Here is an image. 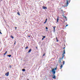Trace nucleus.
I'll return each instance as SVG.
<instances>
[{"mask_svg": "<svg viewBox=\"0 0 80 80\" xmlns=\"http://www.w3.org/2000/svg\"><path fill=\"white\" fill-rule=\"evenodd\" d=\"M28 80H29L28 79Z\"/></svg>", "mask_w": 80, "mask_h": 80, "instance_id": "nucleus-36", "label": "nucleus"}, {"mask_svg": "<svg viewBox=\"0 0 80 80\" xmlns=\"http://www.w3.org/2000/svg\"><path fill=\"white\" fill-rule=\"evenodd\" d=\"M16 43V41H15V42H14V45H15Z\"/></svg>", "mask_w": 80, "mask_h": 80, "instance_id": "nucleus-26", "label": "nucleus"}, {"mask_svg": "<svg viewBox=\"0 0 80 80\" xmlns=\"http://www.w3.org/2000/svg\"><path fill=\"white\" fill-rule=\"evenodd\" d=\"M56 40H57V42H58V39H57V37L56 38Z\"/></svg>", "mask_w": 80, "mask_h": 80, "instance_id": "nucleus-21", "label": "nucleus"}, {"mask_svg": "<svg viewBox=\"0 0 80 80\" xmlns=\"http://www.w3.org/2000/svg\"><path fill=\"white\" fill-rule=\"evenodd\" d=\"M0 34H2V32L0 31Z\"/></svg>", "mask_w": 80, "mask_h": 80, "instance_id": "nucleus-30", "label": "nucleus"}, {"mask_svg": "<svg viewBox=\"0 0 80 80\" xmlns=\"http://www.w3.org/2000/svg\"><path fill=\"white\" fill-rule=\"evenodd\" d=\"M61 11H63V10H61Z\"/></svg>", "mask_w": 80, "mask_h": 80, "instance_id": "nucleus-35", "label": "nucleus"}, {"mask_svg": "<svg viewBox=\"0 0 80 80\" xmlns=\"http://www.w3.org/2000/svg\"><path fill=\"white\" fill-rule=\"evenodd\" d=\"M65 50H64L63 51V54H65Z\"/></svg>", "mask_w": 80, "mask_h": 80, "instance_id": "nucleus-11", "label": "nucleus"}, {"mask_svg": "<svg viewBox=\"0 0 80 80\" xmlns=\"http://www.w3.org/2000/svg\"><path fill=\"white\" fill-rule=\"evenodd\" d=\"M28 37H30V36H28Z\"/></svg>", "mask_w": 80, "mask_h": 80, "instance_id": "nucleus-32", "label": "nucleus"}, {"mask_svg": "<svg viewBox=\"0 0 80 80\" xmlns=\"http://www.w3.org/2000/svg\"><path fill=\"white\" fill-rule=\"evenodd\" d=\"M43 39H44V38H42V40H43Z\"/></svg>", "mask_w": 80, "mask_h": 80, "instance_id": "nucleus-31", "label": "nucleus"}, {"mask_svg": "<svg viewBox=\"0 0 80 80\" xmlns=\"http://www.w3.org/2000/svg\"><path fill=\"white\" fill-rule=\"evenodd\" d=\"M54 70H57V68H54Z\"/></svg>", "mask_w": 80, "mask_h": 80, "instance_id": "nucleus-29", "label": "nucleus"}, {"mask_svg": "<svg viewBox=\"0 0 80 80\" xmlns=\"http://www.w3.org/2000/svg\"><path fill=\"white\" fill-rule=\"evenodd\" d=\"M28 48V46H27L25 48V49H27Z\"/></svg>", "mask_w": 80, "mask_h": 80, "instance_id": "nucleus-16", "label": "nucleus"}, {"mask_svg": "<svg viewBox=\"0 0 80 80\" xmlns=\"http://www.w3.org/2000/svg\"><path fill=\"white\" fill-rule=\"evenodd\" d=\"M62 67H63V65H62L60 66L61 68H60V69H62Z\"/></svg>", "mask_w": 80, "mask_h": 80, "instance_id": "nucleus-12", "label": "nucleus"}, {"mask_svg": "<svg viewBox=\"0 0 80 80\" xmlns=\"http://www.w3.org/2000/svg\"><path fill=\"white\" fill-rule=\"evenodd\" d=\"M14 28H15V30H17V27H15Z\"/></svg>", "mask_w": 80, "mask_h": 80, "instance_id": "nucleus-25", "label": "nucleus"}, {"mask_svg": "<svg viewBox=\"0 0 80 80\" xmlns=\"http://www.w3.org/2000/svg\"><path fill=\"white\" fill-rule=\"evenodd\" d=\"M63 18H65V19H67V17L66 16H64L63 15Z\"/></svg>", "mask_w": 80, "mask_h": 80, "instance_id": "nucleus-14", "label": "nucleus"}, {"mask_svg": "<svg viewBox=\"0 0 80 80\" xmlns=\"http://www.w3.org/2000/svg\"><path fill=\"white\" fill-rule=\"evenodd\" d=\"M45 53L43 55V56H45Z\"/></svg>", "mask_w": 80, "mask_h": 80, "instance_id": "nucleus-28", "label": "nucleus"}, {"mask_svg": "<svg viewBox=\"0 0 80 80\" xmlns=\"http://www.w3.org/2000/svg\"><path fill=\"white\" fill-rule=\"evenodd\" d=\"M9 67L10 68H12V66L11 65H9Z\"/></svg>", "mask_w": 80, "mask_h": 80, "instance_id": "nucleus-23", "label": "nucleus"}, {"mask_svg": "<svg viewBox=\"0 0 80 80\" xmlns=\"http://www.w3.org/2000/svg\"><path fill=\"white\" fill-rule=\"evenodd\" d=\"M32 51V49H30L28 51V53H30Z\"/></svg>", "mask_w": 80, "mask_h": 80, "instance_id": "nucleus-8", "label": "nucleus"}, {"mask_svg": "<svg viewBox=\"0 0 80 80\" xmlns=\"http://www.w3.org/2000/svg\"><path fill=\"white\" fill-rule=\"evenodd\" d=\"M62 63H63V65H64V64H65V61H63V62H62Z\"/></svg>", "mask_w": 80, "mask_h": 80, "instance_id": "nucleus-20", "label": "nucleus"}, {"mask_svg": "<svg viewBox=\"0 0 80 80\" xmlns=\"http://www.w3.org/2000/svg\"><path fill=\"white\" fill-rule=\"evenodd\" d=\"M17 14H18V15H20V13H19V12H17Z\"/></svg>", "mask_w": 80, "mask_h": 80, "instance_id": "nucleus-18", "label": "nucleus"}, {"mask_svg": "<svg viewBox=\"0 0 80 80\" xmlns=\"http://www.w3.org/2000/svg\"><path fill=\"white\" fill-rule=\"evenodd\" d=\"M42 8L43 9H47V7H45L44 6H43Z\"/></svg>", "mask_w": 80, "mask_h": 80, "instance_id": "nucleus-4", "label": "nucleus"}, {"mask_svg": "<svg viewBox=\"0 0 80 80\" xmlns=\"http://www.w3.org/2000/svg\"><path fill=\"white\" fill-rule=\"evenodd\" d=\"M59 18V17H58L57 18V22L58 23V20H59V18Z\"/></svg>", "mask_w": 80, "mask_h": 80, "instance_id": "nucleus-6", "label": "nucleus"}, {"mask_svg": "<svg viewBox=\"0 0 80 80\" xmlns=\"http://www.w3.org/2000/svg\"><path fill=\"white\" fill-rule=\"evenodd\" d=\"M52 73L53 74L52 75L53 78V79H56V76H55V75L56 72L55 71V69H52Z\"/></svg>", "mask_w": 80, "mask_h": 80, "instance_id": "nucleus-1", "label": "nucleus"}, {"mask_svg": "<svg viewBox=\"0 0 80 80\" xmlns=\"http://www.w3.org/2000/svg\"><path fill=\"white\" fill-rule=\"evenodd\" d=\"M46 30H48V28L47 27H46Z\"/></svg>", "mask_w": 80, "mask_h": 80, "instance_id": "nucleus-27", "label": "nucleus"}, {"mask_svg": "<svg viewBox=\"0 0 80 80\" xmlns=\"http://www.w3.org/2000/svg\"><path fill=\"white\" fill-rule=\"evenodd\" d=\"M58 62L59 63H62V62L61 61H58Z\"/></svg>", "mask_w": 80, "mask_h": 80, "instance_id": "nucleus-22", "label": "nucleus"}, {"mask_svg": "<svg viewBox=\"0 0 80 80\" xmlns=\"http://www.w3.org/2000/svg\"><path fill=\"white\" fill-rule=\"evenodd\" d=\"M61 60H62V59L61 58H59V60H58V62L61 61Z\"/></svg>", "mask_w": 80, "mask_h": 80, "instance_id": "nucleus-9", "label": "nucleus"}, {"mask_svg": "<svg viewBox=\"0 0 80 80\" xmlns=\"http://www.w3.org/2000/svg\"><path fill=\"white\" fill-rule=\"evenodd\" d=\"M47 21V18L46 19L45 21L44 22V23H46Z\"/></svg>", "mask_w": 80, "mask_h": 80, "instance_id": "nucleus-10", "label": "nucleus"}, {"mask_svg": "<svg viewBox=\"0 0 80 80\" xmlns=\"http://www.w3.org/2000/svg\"><path fill=\"white\" fill-rule=\"evenodd\" d=\"M10 37H11V38H12V39H13L14 37H13V36H10Z\"/></svg>", "mask_w": 80, "mask_h": 80, "instance_id": "nucleus-13", "label": "nucleus"}, {"mask_svg": "<svg viewBox=\"0 0 80 80\" xmlns=\"http://www.w3.org/2000/svg\"><path fill=\"white\" fill-rule=\"evenodd\" d=\"M67 4H66V5H65V7H67V6H68V0H67Z\"/></svg>", "mask_w": 80, "mask_h": 80, "instance_id": "nucleus-2", "label": "nucleus"}, {"mask_svg": "<svg viewBox=\"0 0 80 80\" xmlns=\"http://www.w3.org/2000/svg\"><path fill=\"white\" fill-rule=\"evenodd\" d=\"M62 58H61V59H62V60H63V58H64V57H65V55H64L63 54H62Z\"/></svg>", "mask_w": 80, "mask_h": 80, "instance_id": "nucleus-5", "label": "nucleus"}, {"mask_svg": "<svg viewBox=\"0 0 80 80\" xmlns=\"http://www.w3.org/2000/svg\"><path fill=\"white\" fill-rule=\"evenodd\" d=\"M56 27H55V26L54 27H53L54 32H55V28Z\"/></svg>", "mask_w": 80, "mask_h": 80, "instance_id": "nucleus-7", "label": "nucleus"}, {"mask_svg": "<svg viewBox=\"0 0 80 80\" xmlns=\"http://www.w3.org/2000/svg\"><path fill=\"white\" fill-rule=\"evenodd\" d=\"M22 71L23 72H25V69H22Z\"/></svg>", "mask_w": 80, "mask_h": 80, "instance_id": "nucleus-19", "label": "nucleus"}, {"mask_svg": "<svg viewBox=\"0 0 80 80\" xmlns=\"http://www.w3.org/2000/svg\"><path fill=\"white\" fill-rule=\"evenodd\" d=\"M7 53V51H6V52L4 54V55H6V54Z\"/></svg>", "mask_w": 80, "mask_h": 80, "instance_id": "nucleus-15", "label": "nucleus"}, {"mask_svg": "<svg viewBox=\"0 0 80 80\" xmlns=\"http://www.w3.org/2000/svg\"><path fill=\"white\" fill-rule=\"evenodd\" d=\"M68 25L67 24L66 25V27H67V26H68Z\"/></svg>", "mask_w": 80, "mask_h": 80, "instance_id": "nucleus-33", "label": "nucleus"}, {"mask_svg": "<svg viewBox=\"0 0 80 80\" xmlns=\"http://www.w3.org/2000/svg\"><path fill=\"white\" fill-rule=\"evenodd\" d=\"M8 57H11L12 55H8Z\"/></svg>", "mask_w": 80, "mask_h": 80, "instance_id": "nucleus-17", "label": "nucleus"}, {"mask_svg": "<svg viewBox=\"0 0 80 80\" xmlns=\"http://www.w3.org/2000/svg\"><path fill=\"white\" fill-rule=\"evenodd\" d=\"M42 37H43V38H46V37L45 36H43Z\"/></svg>", "mask_w": 80, "mask_h": 80, "instance_id": "nucleus-24", "label": "nucleus"}, {"mask_svg": "<svg viewBox=\"0 0 80 80\" xmlns=\"http://www.w3.org/2000/svg\"><path fill=\"white\" fill-rule=\"evenodd\" d=\"M65 47H64V48H63V49H65Z\"/></svg>", "mask_w": 80, "mask_h": 80, "instance_id": "nucleus-34", "label": "nucleus"}, {"mask_svg": "<svg viewBox=\"0 0 80 80\" xmlns=\"http://www.w3.org/2000/svg\"><path fill=\"white\" fill-rule=\"evenodd\" d=\"M5 75H6V76H8V75H9V72H8L6 73Z\"/></svg>", "mask_w": 80, "mask_h": 80, "instance_id": "nucleus-3", "label": "nucleus"}]
</instances>
